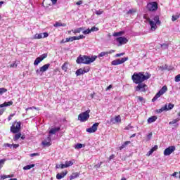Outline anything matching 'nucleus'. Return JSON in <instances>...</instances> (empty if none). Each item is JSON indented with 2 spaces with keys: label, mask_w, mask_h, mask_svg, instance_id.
Instances as JSON below:
<instances>
[{
  "label": "nucleus",
  "mask_w": 180,
  "mask_h": 180,
  "mask_svg": "<svg viewBox=\"0 0 180 180\" xmlns=\"http://www.w3.org/2000/svg\"><path fill=\"white\" fill-rule=\"evenodd\" d=\"M5 161H6L5 159L0 160V169L4 167V164H5Z\"/></svg>",
  "instance_id": "nucleus-46"
},
{
  "label": "nucleus",
  "mask_w": 180,
  "mask_h": 180,
  "mask_svg": "<svg viewBox=\"0 0 180 180\" xmlns=\"http://www.w3.org/2000/svg\"><path fill=\"white\" fill-rule=\"evenodd\" d=\"M153 153H154V152L153 151L152 149H150V150L148 152V153L146 154V155H147L148 157H150V155H151V154H153Z\"/></svg>",
  "instance_id": "nucleus-57"
},
{
  "label": "nucleus",
  "mask_w": 180,
  "mask_h": 180,
  "mask_svg": "<svg viewBox=\"0 0 180 180\" xmlns=\"http://www.w3.org/2000/svg\"><path fill=\"white\" fill-rule=\"evenodd\" d=\"M153 20L155 22V23L158 25H161V21L160 20V16L158 15H155L154 18H153Z\"/></svg>",
  "instance_id": "nucleus-22"
},
{
  "label": "nucleus",
  "mask_w": 180,
  "mask_h": 180,
  "mask_svg": "<svg viewBox=\"0 0 180 180\" xmlns=\"http://www.w3.org/2000/svg\"><path fill=\"white\" fill-rule=\"evenodd\" d=\"M148 22L150 26L151 30H155L157 29V24L153 20L148 18Z\"/></svg>",
  "instance_id": "nucleus-16"
},
{
  "label": "nucleus",
  "mask_w": 180,
  "mask_h": 180,
  "mask_svg": "<svg viewBox=\"0 0 180 180\" xmlns=\"http://www.w3.org/2000/svg\"><path fill=\"white\" fill-rule=\"evenodd\" d=\"M167 91H168V87H167V86H163L162 89H160V91L153 97V98L152 99V102H155V101H157V99H158V98H160L161 95H164V94H165Z\"/></svg>",
  "instance_id": "nucleus-5"
},
{
  "label": "nucleus",
  "mask_w": 180,
  "mask_h": 180,
  "mask_svg": "<svg viewBox=\"0 0 180 180\" xmlns=\"http://www.w3.org/2000/svg\"><path fill=\"white\" fill-rule=\"evenodd\" d=\"M60 130H61V126L51 129L50 131H49V136L50 134H56L57 131H60Z\"/></svg>",
  "instance_id": "nucleus-18"
},
{
  "label": "nucleus",
  "mask_w": 180,
  "mask_h": 180,
  "mask_svg": "<svg viewBox=\"0 0 180 180\" xmlns=\"http://www.w3.org/2000/svg\"><path fill=\"white\" fill-rule=\"evenodd\" d=\"M13 148H18L19 147V144H12Z\"/></svg>",
  "instance_id": "nucleus-64"
},
{
  "label": "nucleus",
  "mask_w": 180,
  "mask_h": 180,
  "mask_svg": "<svg viewBox=\"0 0 180 180\" xmlns=\"http://www.w3.org/2000/svg\"><path fill=\"white\" fill-rule=\"evenodd\" d=\"M43 38V34L40 33V34H36L34 36V39H42Z\"/></svg>",
  "instance_id": "nucleus-39"
},
{
  "label": "nucleus",
  "mask_w": 180,
  "mask_h": 180,
  "mask_svg": "<svg viewBox=\"0 0 180 180\" xmlns=\"http://www.w3.org/2000/svg\"><path fill=\"white\" fill-rule=\"evenodd\" d=\"M137 86L134 87L136 92H147V84L145 83H138Z\"/></svg>",
  "instance_id": "nucleus-6"
},
{
  "label": "nucleus",
  "mask_w": 180,
  "mask_h": 180,
  "mask_svg": "<svg viewBox=\"0 0 180 180\" xmlns=\"http://www.w3.org/2000/svg\"><path fill=\"white\" fill-rule=\"evenodd\" d=\"M96 58H98V56H92L91 57L85 55H79L76 60V63L77 64L89 65L91 64V63H94V61H95Z\"/></svg>",
  "instance_id": "nucleus-2"
},
{
  "label": "nucleus",
  "mask_w": 180,
  "mask_h": 180,
  "mask_svg": "<svg viewBox=\"0 0 180 180\" xmlns=\"http://www.w3.org/2000/svg\"><path fill=\"white\" fill-rule=\"evenodd\" d=\"M124 32L123 31H120V32H114L112 34V36L114 37H117L119 36H122V34H124Z\"/></svg>",
  "instance_id": "nucleus-31"
},
{
  "label": "nucleus",
  "mask_w": 180,
  "mask_h": 180,
  "mask_svg": "<svg viewBox=\"0 0 180 180\" xmlns=\"http://www.w3.org/2000/svg\"><path fill=\"white\" fill-rule=\"evenodd\" d=\"M146 8L150 12H154L158 9V3L157 1L150 2L147 4Z\"/></svg>",
  "instance_id": "nucleus-7"
},
{
  "label": "nucleus",
  "mask_w": 180,
  "mask_h": 180,
  "mask_svg": "<svg viewBox=\"0 0 180 180\" xmlns=\"http://www.w3.org/2000/svg\"><path fill=\"white\" fill-rule=\"evenodd\" d=\"M83 71H84V74H86V72H89V67L84 68L83 69Z\"/></svg>",
  "instance_id": "nucleus-52"
},
{
  "label": "nucleus",
  "mask_w": 180,
  "mask_h": 180,
  "mask_svg": "<svg viewBox=\"0 0 180 180\" xmlns=\"http://www.w3.org/2000/svg\"><path fill=\"white\" fill-rule=\"evenodd\" d=\"M81 39H85V36L79 35L78 37H76V40H81Z\"/></svg>",
  "instance_id": "nucleus-50"
},
{
  "label": "nucleus",
  "mask_w": 180,
  "mask_h": 180,
  "mask_svg": "<svg viewBox=\"0 0 180 180\" xmlns=\"http://www.w3.org/2000/svg\"><path fill=\"white\" fill-rule=\"evenodd\" d=\"M177 19H179V15H172V22H175V20H176Z\"/></svg>",
  "instance_id": "nucleus-40"
},
{
  "label": "nucleus",
  "mask_w": 180,
  "mask_h": 180,
  "mask_svg": "<svg viewBox=\"0 0 180 180\" xmlns=\"http://www.w3.org/2000/svg\"><path fill=\"white\" fill-rule=\"evenodd\" d=\"M175 150H176L175 146H169L164 150V155L165 156L171 155V154H172V153H174Z\"/></svg>",
  "instance_id": "nucleus-10"
},
{
  "label": "nucleus",
  "mask_w": 180,
  "mask_h": 180,
  "mask_svg": "<svg viewBox=\"0 0 180 180\" xmlns=\"http://www.w3.org/2000/svg\"><path fill=\"white\" fill-rule=\"evenodd\" d=\"M175 82H180V74L177 75L174 79Z\"/></svg>",
  "instance_id": "nucleus-47"
},
{
  "label": "nucleus",
  "mask_w": 180,
  "mask_h": 180,
  "mask_svg": "<svg viewBox=\"0 0 180 180\" xmlns=\"http://www.w3.org/2000/svg\"><path fill=\"white\" fill-rule=\"evenodd\" d=\"M41 61L44 60V58H47V53H44L39 56Z\"/></svg>",
  "instance_id": "nucleus-45"
},
{
  "label": "nucleus",
  "mask_w": 180,
  "mask_h": 180,
  "mask_svg": "<svg viewBox=\"0 0 180 180\" xmlns=\"http://www.w3.org/2000/svg\"><path fill=\"white\" fill-rule=\"evenodd\" d=\"M96 15H102V13H103V11H101V10H97L95 12Z\"/></svg>",
  "instance_id": "nucleus-49"
},
{
  "label": "nucleus",
  "mask_w": 180,
  "mask_h": 180,
  "mask_svg": "<svg viewBox=\"0 0 180 180\" xmlns=\"http://www.w3.org/2000/svg\"><path fill=\"white\" fill-rule=\"evenodd\" d=\"M112 53H115V50L111 49L110 51L101 52L98 54V58H101V57H105V56L108 57V56H109V54H112Z\"/></svg>",
  "instance_id": "nucleus-15"
},
{
  "label": "nucleus",
  "mask_w": 180,
  "mask_h": 180,
  "mask_svg": "<svg viewBox=\"0 0 180 180\" xmlns=\"http://www.w3.org/2000/svg\"><path fill=\"white\" fill-rule=\"evenodd\" d=\"M129 144H131V142L130 141H125L120 147V150H123V148H126Z\"/></svg>",
  "instance_id": "nucleus-21"
},
{
  "label": "nucleus",
  "mask_w": 180,
  "mask_h": 180,
  "mask_svg": "<svg viewBox=\"0 0 180 180\" xmlns=\"http://www.w3.org/2000/svg\"><path fill=\"white\" fill-rule=\"evenodd\" d=\"M33 109H37L36 107L33 106V107H30L25 109L26 112H27V110H33Z\"/></svg>",
  "instance_id": "nucleus-55"
},
{
  "label": "nucleus",
  "mask_w": 180,
  "mask_h": 180,
  "mask_svg": "<svg viewBox=\"0 0 180 180\" xmlns=\"http://www.w3.org/2000/svg\"><path fill=\"white\" fill-rule=\"evenodd\" d=\"M129 60V57L122 58L121 59L114 60L111 62L112 65H119L120 64H123V63H126Z\"/></svg>",
  "instance_id": "nucleus-9"
},
{
  "label": "nucleus",
  "mask_w": 180,
  "mask_h": 180,
  "mask_svg": "<svg viewBox=\"0 0 180 180\" xmlns=\"http://www.w3.org/2000/svg\"><path fill=\"white\" fill-rule=\"evenodd\" d=\"M89 33H92V32L91 31V29L89 28L83 31V34H89Z\"/></svg>",
  "instance_id": "nucleus-44"
},
{
  "label": "nucleus",
  "mask_w": 180,
  "mask_h": 180,
  "mask_svg": "<svg viewBox=\"0 0 180 180\" xmlns=\"http://www.w3.org/2000/svg\"><path fill=\"white\" fill-rule=\"evenodd\" d=\"M39 155H40V153H31L30 155V157H39Z\"/></svg>",
  "instance_id": "nucleus-51"
},
{
  "label": "nucleus",
  "mask_w": 180,
  "mask_h": 180,
  "mask_svg": "<svg viewBox=\"0 0 180 180\" xmlns=\"http://www.w3.org/2000/svg\"><path fill=\"white\" fill-rule=\"evenodd\" d=\"M79 176V173L76 172L73 173L70 176V180L75 179V178H78Z\"/></svg>",
  "instance_id": "nucleus-28"
},
{
  "label": "nucleus",
  "mask_w": 180,
  "mask_h": 180,
  "mask_svg": "<svg viewBox=\"0 0 180 180\" xmlns=\"http://www.w3.org/2000/svg\"><path fill=\"white\" fill-rule=\"evenodd\" d=\"M157 120V116H152L148 119V123H154Z\"/></svg>",
  "instance_id": "nucleus-26"
},
{
  "label": "nucleus",
  "mask_w": 180,
  "mask_h": 180,
  "mask_svg": "<svg viewBox=\"0 0 180 180\" xmlns=\"http://www.w3.org/2000/svg\"><path fill=\"white\" fill-rule=\"evenodd\" d=\"M43 38L45 39L46 37H49V34L47 32H44L43 34Z\"/></svg>",
  "instance_id": "nucleus-62"
},
{
  "label": "nucleus",
  "mask_w": 180,
  "mask_h": 180,
  "mask_svg": "<svg viewBox=\"0 0 180 180\" xmlns=\"http://www.w3.org/2000/svg\"><path fill=\"white\" fill-rule=\"evenodd\" d=\"M165 110H167V104H165L164 107L156 110V113H162V112H165Z\"/></svg>",
  "instance_id": "nucleus-25"
},
{
  "label": "nucleus",
  "mask_w": 180,
  "mask_h": 180,
  "mask_svg": "<svg viewBox=\"0 0 180 180\" xmlns=\"http://www.w3.org/2000/svg\"><path fill=\"white\" fill-rule=\"evenodd\" d=\"M82 147H84V145L82 143H77L75 146V148L76 150H79L81 148H82Z\"/></svg>",
  "instance_id": "nucleus-35"
},
{
  "label": "nucleus",
  "mask_w": 180,
  "mask_h": 180,
  "mask_svg": "<svg viewBox=\"0 0 180 180\" xmlns=\"http://www.w3.org/2000/svg\"><path fill=\"white\" fill-rule=\"evenodd\" d=\"M90 30H91V32H98L99 30V28L96 27H92Z\"/></svg>",
  "instance_id": "nucleus-48"
},
{
  "label": "nucleus",
  "mask_w": 180,
  "mask_h": 180,
  "mask_svg": "<svg viewBox=\"0 0 180 180\" xmlns=\"http://www.w3.org/2000/svg\"><path fill=\"white\" fill-rule=\"evenodd\" d=\"M130 129H133L131 124H129L127 127H125V130H130Z\"/></svg>",
  "instance_id": "nucleus-61"
},
{
  "label": "nucleus",
  "mask_w": 180,
  "mask_h": 180,
  "mask_svg": "<svg viewBox=\"0 0 180 180\" xmlns=\"http://www.w3.org/2000/svg\"><path fill=\"white\" fill-rule=\"evenodd\" d=\"M21 136H22V134L20 133L16 134L13 137L14 141H18V140H19V138L21 137Z\"/></svg>",
  "instance_id": "nucleus-33"
},
{
  "label": "nucleus",
  "mask_w": 180,
  "mask_h": 180,
  "mask_svg": "<svg viewBox=\"0 0 180 180\" xmlns=\"http://www.w3.org/2000/svg\"><path fill=\"white\" fill-rule=\"evenodd\" d=\"M151 137H153V132H150L147 135L146 141H150V140H151Z\"/></svg>",
  "instance_id": "nucleus-43"
},
{
  "label": "nucleus",
  "mask_w": 180,
  "mask_h": 180,
  "mask_svg": "<svg viewBox=\"0 0 180 180\" xmlns=\"http://www.w3.org/2000/svg\"><path fill=\"white\" fill-rule=\"evenodd\" d=\"M159 70H161V71H165V70H168V65H165V66H160Z\"/></svg>",
  "instance_id": "nucleus-42"
},
{
  "label": "nucleus",
  "mask_w": 180,
  "mask_h": 180,
  "mask_svg": "<svg viewBox=\"0 0 180 180\" xmlns=\"http://www.w3.org/2000/svg\"><path fill=\"white\" fill-rule=\"evenodd\" d=\"M138 99L139 102H143L144 101V98L141 96H138Z\"/></svg>",
  "instance_id": "nucleus-63"
},
{
  "label": "nucleus",
  "mask_w": 180,
  "mask_h": 180,
  "mask_svg": "<svg viewBox=\"0 0 180 180\" xmlns=\"http://www.w3.org/2000/svg\"><path fill=\"white\" fill-rule=\"evenodd\" d=\"M41 59L38 57L35 59L34 62V65H39V64H40V63H41Z\"/></svg>",
  "instance_id": "nucleus-32"
},
{
  "label": "nucleus",
  "mask_w": 180,
  "mask_h": 180,
  "mask_svg": "<svg viewBox=\"0 0 180 180\" xmlns=\"http://www.w3.org/2000/svg\"><path fill=\"white\" fill-rule=\"evenodd\" d=\"M70 39V41H74V40H77V37H69Z\"/></svg>",
  "instance_id": "nucleus-56"
},
{
  "label": "nucleus",
  "mask_w": 180,
  "mask_h": 180,
  "mask_svg": "<svg viewBox=\"0 0 180 180\" xmlns=\"http://www.w3.org/2000/svg\"><path fill=\"white\" fill-rule=\"evenodd\" d=\"M62 70L65 72H67V70H68V63H63V65H62Z\"/></svg>",
  "instance_id": "nucleus-30"
},
{
  "label": "nucleus",
  "mask_w": 180,
  "mask_h": 180,
  "mask_svg": "<svg viewBox=\"0 0 180 180\" xmlns=\"http://www.w3.org/2000/svg\"><path fill=\"white\" fill-rule=\"evenodd\" d=\"M151 77V75L147 73V75H144V72H134L131 76V79L134 84H141L143 83L144 81H147L149 78Z\"/></svg>",
  "instance_id": "nucleus-1"
},
{
  "label": "nucleus",
  "mask_w": 180,
  "mask_h": 180,
  "mask_svg": "<svg viewBox=\"0 0 180 180\" xmlns=\"http://www.w3.org/2000/svg\"><path fill=\"white\" fill-rule=\"evenodd\" d=\"M51 135H49L44 140L42 141V146H45V147H50L51 146Z\"/></svg>",
  "instance_id": "nucleus-12"
},
{
  "label": "nucleus",
  "mask_w": 180,
  "mask_h": 180,
  "mask_svg": "<svg viewBox=\"0 0 180 180\" xmlns=\"http://www.w3.org/2000/svg\"><path fill=\"white\" fill-rule=\"evenodd\" d=\"M99 126V122L94 123L90 128H87L86 131L87 133H95L98 130V127Z\"/></svg>",
  "instance_id": "nucleus-11"
},
{
  "label": "nucleus",
  "mask_w": 180,
  "mask_h": 180,
  "mask_svg": "<svg viewBox=\"0 0 180 180\" xmlns=\"http://www.w3.org/2000/svg\"><path fill=\"white\" fill-rule=\"evenodd\" d=\"M12 144L11 143H5L4 147H9L10 148H12Z\"/></svg>",
  "instance_id": "nucleus-58"
},
{
  "label": "nucleus",
  "mask_w": 180,
  "mask_h": 180,
  "mask_svg": "<svg viewBox=\"0 0 180 180\" xmlns=\"http://www.w3.org/2000/svg\"><path fill=\"white\" fill-rule=\"evenodd\" d=\"M84 30V27H79L76 30H72V32L75 34H77V33H81Z\"/></svg>",
  "instance_id": "nucleus-29"
},
{
  "label": "nucleus",
  "mask_w": 180,
  "mask_h": 180,
  "mask_svg": "<svg viewBox=\"0 0 180 180\" xmlns=\"http://www.w3.org/2000/svg\"><path fill=\"white\" fill-rule=\"evenodd\" d=\"M12 176H11V175H2L1 176V179L4 180V179H6V178H12Z\"/></svg>",
  "instance_id": "nucleus-41"
},
{
  "label": "nucleus",
  "mask_w": 180,
  "mask_h": 180,
  "mask_svg": "<svg viewBox=\"0 0 180 180\" xmlns=\"http://www.w3.org/2000/svg\"><path fill=\"white\" fill-rule=\"evenodd\" d=\"M122 56H124V53H117L115 57H122Z\"/></svg>",
  "instance_id": "nucleus-59"
},
{
  "label": "nucleus",
  "mask_w": 180,
  "mask_h": 180,
  "mask_svg": "<svg viewBox=\"0 0 180 180\" xmlns=\"http://www.w3.org/2000/svg\"><path fill=\"white\" fill-rule=\"evenodd\" d=\"M11 105H13V101H5L3 104H0V109H2V108H8V106H11Z\"/></svg>",
  "instance_id": "nucleus-19"
},
{
  "label": "nucleus",
  "mask_w": 180,
  "mask_h": 180,
  "mask_svg": "<svg viewBox=\"0 0 180 180\" xmlns=\"http://www.w3.org/2000/svg\"><path fill=\"white\" fill-rule=\"evenodd\" d=\"M115 40L122 46V44H126L129 40L124 37H119L115 39Z\"/></svg>",
  "instance_id": "nucleus-13"
},
{
  "label": "nucleus",
  "mask_w": 180,
  "mask_h": 180,
  "mask_svg": "<svg viewBox=\"0 0 180 180\" xmlns=\"http://www.w3.org/2000/svg\"><path fill=\"white\" fill-rule=\"evenodd\" d=\"M34 164H32V165H26V166H25L24 167H23V169L25 170V171H27V170H29V169H32V168H34Z\"/></svg>",
  "instance_id": "nucleus-23"
},
{
  "label": "nucleus",
  "mask_w": 180,
  "mask_h": 180,
  "mask_svg": "<svg viewBox=\"0 0 180 180\" xmlns=\"http://www.w3.org/2000/svg\"><path fill=\"white\" fill-rule=\"evenodd\" d=\"M8 92V89L2 87V88H0V95H4V94Z\"/></svg>",
  "instance_id": "nucleus-37"
},
{
  "label": "nucleus",
  "mask_w": 180,
  "mask_h": 180,
  "mask_svg": "<svg viewBox=\"0 0 180 180\" xmlns=\"http://www.w3.org/2000/svg\"><path fill=\"white\" fill-rule=\"evenodd\" d=\"M15 113L11 114L10 116L8 117V121L9 122V121L12 120V117H13V116H15Z\"/></svg>",
  "instance_id": "nucleus-53"
},
{
  "label": "nucleus",
  "mask_w": 180,
  "mask_h": 180,
  "mask_svg": "<svg viewBox=\"0 0 180 180\" xmlns=\"http://www.w3.org/2000/svg\"><path fill=\"white\" fill-rule=\"evenodd\" d=\"M84 74H85V73H84V69H82V68H80V69H79V70H77L76 71V75H77V77H79V75H84Z\"/></svg>",
  "instance_id": "nucleus-27"
},
{
  "label": "nucleus",
  "mask_w": 180,
  "mask_h": 180,
  "mask_svg": "<svg viewBox=\"0 0 180 180\" xmlns=\"http://www.w3.org/2000/svg\"><path fill=\"white\" fill-rule=\"evenodd\" d=\"M64 168H67V166H66L65 163L60 165V169H64Z\"/></svg>",
  "instance_id": "nucleus-60"
},
{
  "label": "nucleus",
  "mask_w": 180,
  "mask_h": 180,
  "mask_svg": "<svg viewBox=\"0 0 180 180\" xmlns=\"http://www.w3.org/2000/svg\"><path fill=\"white\" fill-rule=\"evenodd\" d=\"M50 68V63H47L44 65L43 66L40 67L39 69L36 70V74L37 75H42L43 72H46L47 70Z\"/></svg>",
  "instance_id": "nucleus-8"
},
{
  "label": "nucleus",
  "mask_w": 180,
  "mask_h": 180,
  "mask_svg": "<svg viewBox=\"0 0 180 180\" xmlns=\"http://www.w3.org/2000/svg\"><path fill=\"white\" fill-rule=\"evenodd\" d=\"M160 46H161V49H162V50H167L169 46V45L168 44H160Z\"/></svg>",
  "instance_id": "nucleus-34"
},
{
  "label": "nucleus",
  "mask_w": 180,
  "mask_h": 180,
  "mask_svg": "<svg viewBox=\"0 0 180 180\" xmlns=\"http://www.w3.org/2000/svg\"><path fill=\"white\" fill-rule=\"evenodd\" d=\"M20 126H22V122H14L12 126L11 127V131L13 134H16L20 131Z\"/></svg>",
  "instance_id": "nucleus-3"
},
{
  "label": "nucleus",
  "mask_w": 180,
  "mask_h": 180,
  "mask_svg": "<svg viewBox=\"0 0 180 180\" xmlns=\"http://www.w3.org/2000/svg\"><path fill=\"white\" fill-rule=\"evenodd\" d=\"M111 123H113L114 124L116 123H121L122 122V117H120V115L115 116V118L110 119Z\"/></svg>",
  "instance_id": "nucleus-14"
},
{
  "label": "nucleus",
  "mask_w": 180,
  "mask_h": 180,
  "mask_svg": "<svg viewBox=\"0 0 180 180\" xmlns=\"http://www.w3.org/2000/svg\"><path fill=\"white\" fill-rule=\"evenodd\" d=\"M174 105L172 103H169L168 105H167V109L166 110H171L172 109H174Z\"/></svg>",
  "instance_id": "nucleus-36"
},
{
  "label": "nucleus",
  "mask_w": 180,
  "mask_h": 180,
  "mask_svg": "<svg viewBox=\"0 0 180 180\" xmlns=\"http://www.w3.org/2000/svg\"><path fill=\"white\" fill-rule=\"evenodd\" d=\"M91 112L90 110H87L86 111L82 112L78 116V120H80V122H86L88 119H89V113Z\"/></svg>",
  "instance_id": "nucleus-4"
},
{
  "label": "nucleus",
  "mask_w": 180,
  "mask_h": 180,
  "mask_svg": "<svg viewBox=\"0 0 180 180\" xmlns=\"http://www.w3.org/2000/svg\"><path fill=\"white\" fill-rule=\"evenodd\" d=\"M53 26L54 27H65V26H67V24L56 22V23L53 24Z\"/></svg>",
  "instance_id": "nucleus-20"
},
{
  "label": "nucleus",
  "mask_w": 180,
  "mask_h": 180,
  "mask_svg": "<svg viewBox=\"0 0 180 180\" xmlns=\"http://www.w3.org/2000/svg\"><path fill=\"white\" fill-rule=\"evenodd\" d=\"M180 118H176L175 120H173L172 121L169 122V124H175V123H178L179 122Z\"/></svg>",
  "instance_id": "nucleus-38"
},
{
  "label": "nucleus",
  "mask_w": 180,
  "mask_h": 180,
  "mask_svg": "<svg viewBox=\"0 0 180 180\" xmlns=\"http://www.w3.org/2000/svg\"><path fill=\"white\" fill-rule=\"evenodd\" d=\"M151 150H153V153L154 151H157V150H158V146L155 145L154 147L151 148Z\"/></svg>",
  "instance_id": "nucleus-54"
},
{
  "label": "nucleus",
  "mask_w": 180,
  "mask_h": 180,
  "mask_svg": "<svg viewBox=\"0 0 180 180\" xmlns=\"http://www.w3.org/2000/svg\"><path fill=\"white\" fill-rule=\"evenodd\" d=\"M74 162H75V160H70V161H66L65 162V165H66V168H68V167H71L74 165Z\"/></svg>",
  "instance_id": "nucleus-24"
},
{
  "label": "nucleus",
  "mask_w": 180,
  "mask_h": 180,
  "mask_svg": "<svg viewBox=\"0 0 180 180\" xmlns=\"http://www.w3.org/2000/svg\"><path fill=\"white\" fill-rule=\"evenodd\" d=\"M67 174H68V171L65 170V172H62L61 173H58L56 174V179H63V178H64Z\"/></svg>",
  "instance_id": "nucleus-17"
}]
</instances>
